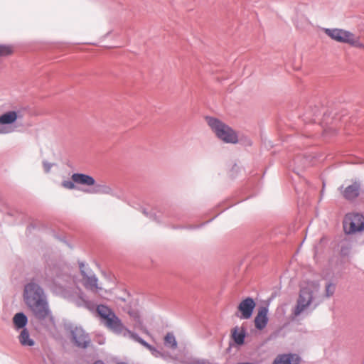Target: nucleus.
<instances>
[{
	"label": "nucleus",
	"mask_w": 364,
	"mask_h": 364,
	"mask_svg": "<svg viewBox=\"0 0 364 364\" xmlns=\"http://www.w3.org/2000/svg\"><path fill=\"white\" fill-rule=\"evenodd\" d=\"M23 301L33 316L40 320L50 315V310L43 289L35 283H29L24 287Z\"/></svg>",
	"instance_id": "nucleus-1"
},
{
	"label": "nucleus",
	"mask_w": 364,
	"mask_h": 364,
	"mask_svg": "<svg viewBox=\"0 0 364 364\" xmlns=\"http://www.w3.org/2000/svg\"><path fill=\"white\" fill-rule=\"evenodd\" d=\"M319 292L320 286L314 282L301 287L296 304L292 309V315L297 317L304 312L311 313L315 310L322 301L319 296Z\"/></svg>",
	"instance_id": "nucleus-2"
},
{
	"label": "nucleus",
	"mask_w": 364,
	"mask_h": 364,
	"mask_svg": "<svg viewBox=\"0 0 364 364\" xmlns=\"http://www.w3.org/2000/svg\"><path fill=\"white\" fill-rule=\"evenodd\" d=\"M132 299L130 294L122 285H115V309L118 313H127L136 322V325H142L139 312L131 306Z\"/></svg>",
	"instance_id": "nucleus-3"
},
{
	"label": "nucleus",
	"mask_w": 364,
	"mask_h": 364,
	"mask_svg": "<svg viewBox=\"0 0 364 364\" xmlns=\"http://www.w3.org/2000/svg\"><path fill=\"white\" fill-rule=\"evenodd\" d=\"M206 121L217 137L227 144H237L238 136L237 132L230 127L212 117H207Z\"/></svg>",
	"instance_id": "nucleus-4"
},
{
	"label": "nucleus",
	"mask_w": 364,
	"mask_h": 364,
	"mask_svg": "<svg viewBox=\"0 0 364 364\" xmlns=\"http://www.w3.org/2000/svg\"><path fill=\"white\" fill-rule=\"evenodd\" d=\"M343 228L347 234L364 230V216L360 213H348L343 220Z\"/></svg>",
	"instance_id": "nucleus-5"
},
{
	"label": "nucleus",
	"mask_w": 364,
	"mask_h": 364,
	"mask_svg": "<svg viewBox=\"0 0 364 364\" xmlns=\"http://www.w3.org/2000/svg\"><path fill=\"white\" fill-rule=\"evenodd\" d=\"M256 303L252 297H247L238 305V311L235 316L240 319H249L252 317Z\"/></svg>",
	"instance_id": "nucleus-6"
},
{
	"label": "nucleus",
	"mask_w": 364,
	"mask_h": 364,
	"mask_svg": "<svg viewBox=\"0 0 364 364\" xmlns=\"http://www.w3.org/2000/svg\"><path fill=\"white\" fill-rule=\"evenodd\" d=\"M323 31L332 40L342 43H346L348 38L352 36V32L342 28H326Z\"/></svg>",
	"instance_id": "nucleus-7"
},
{
	"label": "nucleus",
	"mask_w": 364,
	"mask_h": 364,
	"mask_svg": "<svg viewBox=\"0 0 364 364\" xmlns=\"http://www.w3.org/2000/svg\"><path fill=\"white\" fill-rule=\"evenodd\" d=\"M97 313L103 325L111 329L114 328V313L111 309L105 305H99L97 307Z\"/></svg>",
	"instance_id": "nucleus-8"
},
{
	"label": "nucleus",
	"mask_w": 364,
	"mask_h": 364,
	"mask_svg": "<svg viewBox=\"0 0 364 364\" xmlns=\"http://www.w3.org/2000/svg\"><path fill=\"white\" fill-rule=\"evenodd\" d=\"M18 118V114L16 111H9L0 116V134L10 133L11 131L5 125L14 123Z\"/></svg>",
	"instance_id": "nucleus-9"
},
{
	"label": "nucleus",
	"mask_w": 364,
	"mask_h": 364,
	"mask_svg": "<svg viewBox=\"0 0 364 364\" xmlns=\"http://www.w3.org/2000/svg\"><path fill=\"white\" fill-rule=\"evenodd\" d=\"M136 333L129 330L123 323L122 320L115 315V335L132 340Z\"/></svg>",
	"instance_id": "nucleus-10"
},
{
	"label": "nucleus",
	"mask_w": 364,
	"mask_h": 364,
	"mask_svg": "<svg viewBox=\"0 0 364 364\" xmlns=\"http://www.w3.org/2000/svg\"><path fill=\"white\" fill-rule=\"evenodd\" d=\"M72 336L74 342L78 347L86 348L88 346L90 339L82 328H75L72 331Z\"/></svg>",
	"instance_id": "nucleus-11"
},
{
	"label": "nucleus",
	"mask_w": 364,
	"mask_h": 364,
	"mask_svg": "<svg viewBox=\"0 0 364 364\" xmlns=\"http://www.w3.org/2000/svg\"><path fill=\"white\" fill-rule=\"evenodd\" d=\"M267 313V306H260L259 308L257 314L255 318V325L257 329L262 330L266 327L269 321Z\"/></svg>",
	"instance_id": "nucleus-12"
},
{
	"label": "nucleus",
	"mask_w": 364,
	"mask_h": 364,
	"mask_svg": "<svg viewBox=\"0 0 364 364\" xmlns=\"http://www.w3.org/2000/svg\"><path fill=\"white\" fill-rule=\"evenodd\" d=\"M301 358L293 353L280 354L274 360L273 364H299Z\"/></svg>",
	"instance_id": "nucleus-13"
},
{
	"label": "nucleus",
	"mask_w": 364,
	"mask_h": 364,
	"mask_svg": "<svg viewBox=\"0 0 364 364\" xmlns=\"http://www.w3.org/2000/svg\"><path fill=\"white\" fill-rule=\"evenodd\" d=\"M71 178L75 183L85 186H92L95 184L93 177L84 173H73Z\"/></svg>",
	"instance_id": "nucleus-14"
},
{
	"label": "nucleus",
	"mask_w": 364,
	"mask_h": 364,
	"mask_svg": "<svg viewBox=\"0 0 364 364\" xmlns=\"http://www.w3.org/2000/svg\"><path fill=\"white\" fill-rule=\"evenodd\" d=\"M360 185L358 182H354L353 184L347 186L343 191V196L347 200L355 199L360 193Z\"/></svg>",
	"instance_id": "nucleus-15"
},
{
	"label": "nucleus",
	"mask_w": 364,
	"mask_h": 364,
	"mask_svg": "<svg viewBox=\"0 0 364 364\" xmlns=\"http://www.w3.org/2000/svg\"><path fill=\"white\" fill-rule=\"evenodd\" d=\"M82 282L85 288L93 292L97 293L102 289V288L98 286L97 279L95 277L85 276L82 279Z\"/></svg>",
	"instance_id": "nucleus-16"
},
{
	"label": "nucleus",
	"mask_w": 364,
	"mask_h": 364,
	"mask_svg": "<svg viewBox=\"0 0 364 364\" xmlns=\"http://www.w3.org/2000/svg\"><path fill=\"white\" fill-rule=\"evenodd\" d=\"M238 327H235L232 331V336L237 345L242 346L245 343V339L246 336V330L242 327L241 331H238Z\"/></svg>",
	"instance_id": "nucleus-17"
},
{
	"label": "nucleus",
	"mask_w": 364,
	"mask_h": 364,
	"mask_svg": "<svg viewBox=\"0 0 364 364\" xmlns=\"http://www.w3.org/2000/svg\"><path fill=\"white\" fill-rule=\"evenodd\" d=\"M20 343L23 346H33L34 341L31 338L30 334L26 328H23L18 336Z\"/></svg>",
	"instance_id": "nucleus-18"
},
{
	"label": "nucleus",
	"mask_w": 364,
	"mask_h": 364,
	"mask_svg": "<svg viewBox=\"0 0 364 364\" xmlns=\"http://www.w3.org/2000/svg\"><path fill=\"white\" fill-rule=\"evenodd\" d=\"M28 319L23 313H17L13 318V322L16 328H23L27 323Z\"/></svg>",
	"instance_id": "nucleus-19"
},
{
	"label": "nucleus",
	"mask_w": 364,
	"mask_h": 364,
	"mask_svg": "<svg viewBox=\"0 0 364 364\" xmlns=\"http://www.w3.org/2000/svg\"><path fill=\"white\" fill-rule=\"evenodd\" d=\"M164 343L166 347L170 348L171 349L176 348L177 341L174 334L172 332H168L166 333L164 337Z\"/></svg>",
	"instance_id": "nucleus-20"
},
{
	"label": "nucleus",
	"mask_w": 364,
	"mask_h": 364,
	"mask_svg": "<svg viewBox=\"0 0 364 364\" xmlns=\"http://www.w3.org/2000/svg\"><path fill=\"white\" fill-rule=\"evenodd\" d=\"M348 44L353 47L364 49V44L360 41V38L352 33V36L348 38Z\"/></svg>",
	"instance_id": "nucleus-21"
},
{
	"label": "nucleus",
	"mask_w": 364,
	"mask_h": 364,
	"mask_svg": "<svg viewBox=\"0 0 364 364\" xmlns=\"http://www.w3.org/2000/svg\"><path fill=\"white\" fill-rule=\"evenodd\" d=\"M348 44L353 47L364 49V44L360 41V38L352 33V36L348 38Z\"/></svg>",
	"instance_id": "nucleus-22"
},
{
	"label": "nucleus",
	"mask_w": 364,
	"mask_h": 364,
	"mask_svg": "<svg viewBox=\"0 0 364 364\" xmlns=\"http://www.w3.org/2000/svg\"><path fill=\"white\" fill-rule=\"evenodd\" d=\"M351 249H352V245L350 242L345 241V242H342V244L341 245V250H340L341 255L342 257L348 256L350 252Z\"/></svg>",
	"instance_id": "nucleus-23"
},
{
	"label": "nucleus",
	"mask_w": 364,
	"mask_h": 364,
	"mask_svg": "<svg viewBox=\"0 0 364 364\" xmlns=\"http://www.w3.org/2000/svg\"><path fill=\"white\" fill-rule=\"evenodd\" d=\"M14 52L13 47L9 45L0 44V57H6L12 55Z\"/></svg>",
	"instance_id": "nucleus-24"
},
{
	"label": "nucleus",
	"mask_w": 364,
	"mask_h": 364,
	"mask_svg": "<svg viewBox=\"0 0 364 364\" xmlns=\"http://www.w3.org/2000/svg\"><path fill=\"white\" fill-rule=\"evenodd\" d=\"M209 360L198 358H190L184 361V364H208Z\"/></svg>",
	"instance_id": "nucleus-25"
},
{
	"label": "nucleus",
	"mask_w": 364,
	"mask_h": 364,
	"mask_svg": "<svg viewBox=\"0 0 364 364\" xmlns=\"http://www.w3.org/2000/svg\"><path fill=\"white\" fill-rule=\"evenodd\" d=\"M336 285L332 282H328L326 285V296L330 297L334 294Z\"/></svg>",
	"instance_id": "nucleus-26"
},
{
	"label": "nucleus",
	"mask_w": 364,
	"mask_h": 364,
	"mask_svg": "<svg viewBox=\"0 0 364 364\" xmlns=\"http://www.w3.org/2000/svg\"><path fill=\"white\" fill-rule=\"evenodd\" d=\"M141 208L144 215L149 218L150 220L156 221L158 223L160 222L155 213L148 212L147 209L143 207H141Z\"/></svg>",
	"instance_id": "nucleus-27"
},
{
	"label": "nucleus",
	"mask_w": 364,
	"mask_h": 364,
	"mask_svg": "<svg viewBox=\"0 0 364 364\" xmlns=\"http://www.w3.org/2000/svg\"><path fill=\"white\" fill-rule=\"evenodd\" d=\"M151 355L155 358H163L164 356V353L155 348L154 346L150 345V347L148 348Z\"/></svg>",
	"instance_id": "nucleus-28"
},
{
	"label": "nucleus",
	"mask_w": 364,
	"mask_h": 364,
	"mask_svg": "<svg viewBox=\"0 0 364 364\" xmlns=\"http://www.w3.org/2000/svg\"><path fill=\"white\" fill-rule=\"evenodd\" d=\"M132 341L140 343L142 346L146 348L147 350L150 347L149 343H148L146 341H144L142 338H141L137 333L135 334L134 338H132Z\"/></svg>",
	"instance_id": "nucleus-29"
},
{
	"label": "nucleus",
	"mask_w": 364,
	"mask_h": 364,
	"mask_svg": "<svg viewBox=\"0 0 364 364\" xmlns=\"http://www.w3.org/2000/svg\"><path fill=\"white\" fill-rule=\"evenodd\" d=\"M75 182H73V181H65L63 182L62 183V186L67 188V189H70V190H73L75 188Z\"/></svg>",
	"instance_id": "nucleus-30"
},
{
	"label": "nucleus",
	"mask_w": 364,
	"mask_h": 364,
	"mask_svg": "<svg viewBox=\"0 0 364 364\" xmlns=\"http://www.w3.org/2000/svg\"><path fill=\"white\" fill-rule=\"evenodd\" d=\"M93 364H105V363L101 360H97L95 363H94Z\"/></svg>",
	"instance_id": "nucleus-31"
},
{
	"label": "nucleus",
	"mask_w": 364,
	"mask_h": 364,
	"mask_svg": "<svg viewBox=\"0 0 364 364\" xmlns=\"http://www.w3.org/2000/svg\"><path fill=\"white\" fill-rule=\"evenodd\" d=\"M239 364H252L251 363H239Z\"/></svg>",
	"instance_id": "nucleus-32"
}]
</instances>
